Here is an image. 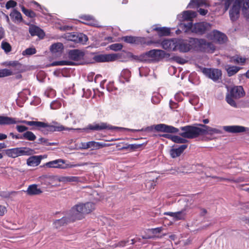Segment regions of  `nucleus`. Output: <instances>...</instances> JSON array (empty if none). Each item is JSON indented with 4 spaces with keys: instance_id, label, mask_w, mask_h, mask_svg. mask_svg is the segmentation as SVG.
I'll return each mask as SVG.
<instances>
[{
    "instance_id": "f257e3e1",
    "label": "nucleus",
    "mask_w": 249,
    "mask_h": 249,
    "mask_svg": "<svg viewBox=\"0 0 249 249\" xmlns=\"http://www.w3.org/2000/svg\"><path fill=\"white\" fill-rule=\"evenodd\" d=\"M200 126L186 125L180 127L181 132L179 134L184 138L194 139L201 135L220 134L221 131L217 128H212L202 124H197Z\"/></svg>"
},
{
    "instance_id": "f03ea898",
    "label": "nucleus",
    "mask_w": 249,
    "mask_h": 249,
    "mask_svg": "<svg viewBox=\"0 0 249 249\" xmlns=\"http://www.w3.org/2000/svg\"><path fill=\"white\" fill-rule=\"evenodd\" d=\"M16 124L23 123L26 125L33 126L31 128L32 130H38L42 131L45 133L43 129L46 128L47 131L52 132L54 131H61L63 130H68L70 129L68 127H65L63 125L58 124L57 123H53V124L51 125L48 123L39 122V121H29L26 120H16Z\"/></svg>"
},
{
    "instance_id": "7ed1b4c3",
    "label": "nucleus",
    "mask_w": 249,
    "mask_h": 249,
    "mask_svg": "<svg viewBox=\"0 0 249 249\" xmlns=\"http://www.w3.org/2000/svg\"><path fill=\"white\" fill-rule=\"evenodd\" d=\"M95 209V205L91 202L85 204L79 203L73 207L70 210L68 216L69 221L73 222L84 217L86 214L91 212Z\"/></svg>"
},
{
    "instance_id": "20e7f679",
    "label": "nucleus",
    "mask_w": 249,
    "mask_h": 249,
    "mask_svg": "<svg viewBox=\"0 0 249 249\" xmlns=\"http://www.w3.org/2000/svg\"><path fill=\"white\" fill-rule=\"evenodd\" d=\"M185 32L191 29L193 32L202 35L211 27L209 23L205 22H199L193 25L192 22H189L187 23H181L180 28H183Z\"/></svg>"
},
{
    "instance_id": "39448f33",
    "label": "nucleus",
    "mask_w": 249,
    "mask_h": 249,
    "mask_svg": "<svg viewBox=\"0 0 249 249\" xmlns=\"http://www.w3.org/2000/svg\"><path fill=\"white\" fill-rule=\"evenodd\" d=\"M88 164L87 162L80 163L78 164H71V163H67L66 161L59 159L54 160H52L48 162H46L44 165V167L48 168H58L61 169H66L67 168H71L76 167H80L85 166Z\"/></svg>"
},
{
    "instance_id": "423d86ee",
    "label": "nucleus",
    "mask_w": 249,
    "mask_h": 249,
    "mask_svg": "<svg viewBox=\"0 0 249 249\" xmlns=\"http://www.w3.org/2000/svg\"><path fill=\"white\" fill-rule=\"evenodd\" d=\"M190 42L194 45V48L201 51L213 53L215 49L213 43L208 42L204 39L191 38Z\"/></svg>"
},
{
    "instance_id": "0eeeda50",
    "label": "nucleus",
    "mask_w": 249,
    "mask_h": 249,
    "mask_svg": "<svg viewBox=\"0 0 249 249\" xmlns=\"http://www.w3.org/2000/svg\"><path fill=\"white\" fill-rule=\"evenodd\" d=\"M5 154L9 157L15 158L21 156H30L35 154L34 150L27 147H17L5 150Z\"/></svg>"
},
{
    "instance_id": "6e6552de",
    "label": "nucleus",
    "mask_w": 249,
    "mask_h": 249,
    "mask_svg": "<svg viewBox=\"0 0 249 249\" xmlns=\"http://www.w3.org/2000/svg\"><path fill=\"white\" fill-rule=\"evenodd\" d=\"M6 66L12 67L11 69H3L0 70V77L8 76L17 72L21 67V64L17 61H7L4 63Z\"/></svg>"
},
{
    "instance_id": "1a4fd4ad",
    "label": "nucleus",
    "mask_w": 249,
    "mask_h": 249,
    "mask_svg": "<svg viewBox=\"0 0 249 249\" xmlns=\"http://www.w3.org/2000/svg\"><path fill=\"white\" fill-rule=\"evenodd\" d=\"M165 51L161 50L154 49L146 52L142 56V60H152L159 61L166 56Z\"/></svg>"
},
{
    "instance_id": "9d476101",
    "label": "nucleus",
    "mask_w": 249,
    "mask_h": 249,
    "mask_svg": "<svg viewBox=\"0 0 249 249\" xmlns=\"http://www.w3.org/2000/svg\"><path fill=\"white\" fill-rule=\"evenodd\" d=\"M120 127L117 126H112L108 125L105 123H100L99 124L93 123L92 124H89L87 127L83 128V130L85 131H88V129L91 130L99 131L104 129H120Z\"/></svg>"
},
{
    "instance_id": "9b49d317",
    "label": "nucleus",
    "mask_w": 249,
    "mask_h": 249,
    "mask_svg": "<svg viewBox=\"0 0 249 249\" xmlns=\"http://www.w3.org/2000/svg\"><path fill=\"white\" fill-rule=\"evenodd\" d=\"M65 38L68 40L82 44H85L88 40L87 36L82 33H68Z\"/></svg>"
},
{
    "instance_id": "f8f14e48",
    "label": "nucleus",
    "mask_w": 249,
    "mask_h": 249,
    "mask_svg": "<svg viewBox=\"0 0 249 249\" xmlns=\"http://www.w3.org/2000/svg\"><path fill=\"white\" fill-rule=\"evenodd\" d=\"M203 73L208 78L216 82L221 79V71L217 69L203 68Z\"/></svg>"
},
{
    "instance_id": "ddd939ff",
    "label": "nucleus",
    "mask_w": 249,
    "mask_h": 249,
    "mask_svg": "<svg viewBox=\"0 0 249 249\" xmlns=\"http://www.w3.org/2000/svg\"><path fill=\"white\" fill-rule=\"evenodd\" d=\"M118 58L117 54H102L95 55L94 60L97 62H112Z\"/></svg>"
},
{
    "instance_id": "4468645a",
    "label": "nucleus",
    "mask_w": 249,
    "mask_h": 249,
    "mask_svg": "<svg viewBox=\"0 0 249 249\" xmlns=\"http://www.w3.org/2000/svg\"><path fill=\"white\" fill-rule=\"evenodd\" d=\"M161 46L165 50L173 51L178 50V39H165L162 41Z\"/></svg>"
},
{
    "instance_id": "2eb2a0df",
    "label": "nucleus",
    "mask_w": 249,
    "mask_h": 249,
    "mask_svg": "<svg viewBox=\"0 0 249 249\" xmlns=\"http://www.w3.org/2000/svg\"><path fill=\"white\" fill-rule=\"evenodd\" d=\"M154 128L158 131L169 133H178V131H179V129L177 128L163 124H160L155 125Z\"/></svg>"
},
{
    "instance_id": "dca6fc26",
    "label": "nucleus",
    "mask_w": 249,
    "mask_h": 249,
    "mask_svg": "<svg viewBox=\"0 0 249 249\" xmlns=\"http://www.w3.org/2000/svg\"><path fill=\"white\" fill-rule=\"evenodd\" d=\"M191 38L189 41L178 40V50L181 52H187L191 48H194V45L190 42Z\"/></svg>"
},
{
    "instance_id": "f3484780",
    "label": "nucleus",
    "mask_w": 249,
    "mask_h": 249,
    "mask_svg": "<svg viewBox=\"0 0 249 249\" xmlns=\"http://www.w3.org/2000/svg\"><path fill=\"white\" fill-rule=\"evenodd\" d=\"M227 94L233 97L235 99H238L243 96L244 90L241 86L234 87Z\"/></svg>"
},
{
    "instance_id": "a211bd4d",
    "label": "nucleus",
    "mask_w": 249,
    "mask_h": 249,
    "mask_svg": "<svg viewBox=\"0 0 249 249\" xmlns=\"http://www.w3.org/2000/svg\"><path fill=\"white\" fill-rule=\"evenodd\" d=\"M223 129L229 133H237L246 131L247 128L240 125H228L223 126Z\"/></svg>"
},
{
    "instance_id": "6ab92c4d",
    "label": "nucleus",
    "mask_w": 249,
    "mask_h": 249,
    "mask_svg": "<svg viewBox=\"0 0 249 249\" xmlns=\"http://www.w3.org/2000/svg\"><path fill=\"white\" fill-rule=\"evenodd\" d=\"M68 55L71 59L78 61L83 59L84 53L79 50L74 49L70 51Z\"/></svg>"
},
{
    "instance_id": "aec40b11",
    "label": "nucleus",
    "mask_w": 249,
    "mask_h": 249,
    "mask_svg": "<svg viewBox=\"0 0 249 249\" xmlns=\"http://www.w3.org/2000/svg\"><path fill=\"white\" fill-rule=\"evenodd\" d=\"M42 158L41 155L31 156L27 160V164L29 166H36L40 163Z\"/></svg>"
},
{
    "instance_id": "412c9836",
    "label": "nucleus",
    "mask_w": 249,
    "mask_h": 249,
    "mask_svg": "<svg viewBox=\"0 0 249 249\" xmlns=\"http://www.w3.org/2000/svg\"><path fill=\"white\" fill-rule=\"evenodd\" d=\"M25 192L29 196H36L41 194L42 191L40 188H38L37 185L34 184L29 185Z\"/></svg>"
},
{
    "instance_id": "4be33fe9",
    "label": "nucleus",
    "mask_w": 249,
    "mask_h": 249,
    "mask_svg": "<svg viewBox=\"0 0 249 249\" xmlns=\"http://www.w3.org/2000/svg\"><path fill=\"white\" fill-rule=\"evenodd\" d=\"M212 34L213 39L218 42L219 43H224L227 39L226 36L217 30H214Z\"/></svg>"
},
{
    "instance_id": "5701e85b",
    "label": "nucleus",
    "mask_w": 249,
    "mask_h": 249,
    "mask_svg": "<svg viewBox=\"0 0 249 249\" xmlns=\"http://www.w3.org/2000/svg\"><path fill=\"white\" fill-rule=\"evenodd\" d=\"M187 147V144H182L178 148L171 149L170 154L171 157L175 158L179 156Z\"/></svg>"
},
{
    "instance_id": "b1692460",
    "label": "nucleus",
    "mask_w": 249,
    "mask_h": 249,
    "mask_svg": "<svg viewBox=\"0 0 249 249\" xmlns=\"http://www.w3.org/2000/svg\"><path fill=\"white\" fill-rule=\"evenodd\" d=\"M29 31L32 36H37L40 37H43L45 35L43 31L36 26H30Z\"/></svg>"
},
{
    "instance_id": "393cba45",
    "label": "nucleus",
    "mask_w": 249,
    "mask_h": 249,
    "mask_svg": "<svg viewBox=\"0 0 249 249\" xmlns=\"http://www.w3.org/2000/svg\"><path fill=\"white\" fill-rule=\"evenodd\" d=\"M59 182L63 183L78 182L80 181V178L76 176H61L58 178Z\"/></svg>"
},
{
    "instance_id": "a878e982",
    "label": "nucleus",
    "mask_w": 249,
    "mask_h": 249,
    "mask_svg": "<svg viewBox=\"0 0 249 249\" xmlns=\"http://www.w3.org/2000/svg\"><path fill=\"white\" fill-rule=\"evenodd\" d=\"M180 132H178V134L181 132V129L180 128ZM180 136L181 135L179 134ZM167 138L170 139L173 142L178 143H185L188 142L186 139L187 138H184L181 136L182 137L178 136H173L171 135H166Z\"/></svg>"
},
{
    "instance_id": "bb28decb",
    "label": "nucleus",
    "mask_w": 249,
    "mask_h": 249,
    "mask_svg": "<svg viewBox=\"0 0 249 249\" xmlns=\"http://www.w3.org/2000/svg\"><path fill=\"white\" fill-rule=\"evenodd\" d=\"M209 4L205 0H192L188 5L189 8H194L195 6L197 7L209 6Z\"/></svg>"
},
{
    "instance_id": "cd10ccee",
    "label": "nucleus",
    "mask_w": 249,
    "mask_h": 249,
    "mask_svg": "<svg viewBox=\"0 0 249 249\" xmlns=\"http://www.w3.org/2000/svg\"><path fill=\"white\" fill-rule=\"evenodd\" d=\"M80 18L84 20L82 22L84 24L94 26L97 25L96 21L90 15H83Z\"/></svg>"
},
{
    "instance_id": "c85d7f7f",
    "label": "nucleus",
    "mask_w": 249,
    "mask_h": 249,
    "mask_svg": "<svg viewBox=\"0 0 249 249\" xmlns=\"http://www.w3.org/2000/svg\"><path fill=\"white\" fill-rule=\"evenodd\" d=\"M16 118L0 116V125H10L16 124Z\"/></svg>"
},
{
    "instance_id": "c756f323",
    "label": "nucleus",
    "mask_w": 249,
    "mask_h": 249,
    "mask_svg": "<svg viewBox=\"0 0 249 249\" xmlns=\"http://www.w3.org/2000/svg\"><path fill=\"white\" fill-rule=\"evenodd\" d=\"M89 148H91L92 150H94L99 149L104 147L108 146L110 144L104 142H99L95 141H90L89 142Z\"/></svg>"
},
{
    "instance_id": "7c9ffc66",
    "label": "nucleus",
    "mask_w": 249,
    "mask_h": 249,
    "mask_svg": "<svg viewBox=\"0 0 249 249\" xmlns=\"http://www.w3.org/2000/svg\"><path fill=\"white\" fill-rule=\"evenodd\" d=\"M196 13L192 11H185L182 13V19L183 20H186L188 22H192L191 20L193 18L196 17Z\"/></svg>"
},
{
    "instance_id": "2f4dec72",
    "label": "nucleus",
    "mask_w": 249,
    "mask_h": 249,
    "mask_svg": "<svg viewBox=\"0 0 249 249\" xmlns=\"http://www.w3.org/2000/svg\"><path fill=\"white\" fill-rule=\"evenodd\" d=\"M225 69L227 72L228 76H231L237 73L240 70V68L237 66L227 65L225 66Z\"/></svg>"
},
{
    "instance_id": "473e14b6",
    "label": "nucleus",
    "mask_w": 249,
    "mask_h": 249,
    "mask_svg": "<svg viewBox=\"0 0 249 249\" xmlns=\"http://www.w3.org/2000/svg\"><path fill=\"white\" fill-rule=\"evenodd\" d=\"M130 77V71L128 69H124L122 71L121 73L120 80L123 83H124V81L126 82H129Z\"/></svg>"
},
{
    "instance_id": "72a5a7b5",
    "label": "nucleus",
    "mask_w": 249,
    "mask_h": 249,
    "mask_svg": "<svg viewBox=\"0 0 249 249\" xmlns=\"http://www.w3.org/2000/svg\"><path fill=\"white\" fill-rule=\"evenodd\" d=\"M64 46L62 43L57 42L52 44L50 47V50L53 53L61 52Z\"/></svg>"
},
{
    "instance_id": "f704fd0d",
    "label": "nucleus",
    "mask_w": 249,
    "mask_h": 249,
    "mask_svg": "<svg viewBox=\"0 0 249 249\" xmlns=\"http://www.w3.org/2000/svg\"><path fill=\"white\" fill-rule=\"evenodd\" d=\"M71 222V221H69L68 216H66L63 217L62 218L60 219L56 220L54 222V225L56 228H59L61 226L64 225L65 224H67L68 223Z\"/></svg>"
},
{
    "instance_id": "c9c22d12",
    "label": "nucleus",
    "mask_w": 249,
    "mask_h": 249,
    "mask_svg": "<svg viewBox=\"0 0 249 249\" xmlns=\"http://www.w3.org/2000/svg\"><path fill=\"white\" fill-rule=\"evenodd\" d=\"M10 16L13 21L16 22H20L22 20V16L20 13L17 10H14L11 13Z\"/></svg>"
},
{
    "instance_id": "e433bc0d",
    "label": "nucleus",
    "mask_w": 249,
    "mask_h": 249,
    "mask_svg": "<svg viewBox=\"0 0 249 249\" xmlns=\"http://www.w3.org/2000/svg\"><path fill=\"white\" fill-rule=\"evenodd\" d=\"M23 139H25L30 141H35L36 137L33 132L30 131H26L22 134Z\"/></svg>"
},
{
    "instance_id": "4c0bfd02",
    "label": "nucleus",
    "mask_w": 249,
    "mask_h": 249,
    "mask_svg": "<svg viewBox=\"0 0 249 249\" xmlns=\"http://www.w3.org/2000/svg\"><path fill=\"white\" fill-rule=\"evenodd\" d=\"M154 30L158 32L160 36H168L170 34V29L166 27H156Z\"/></svg>"
},
{
    "instance_id": "58836bf2",
    "label": "nucleus",
    "mask_w": 249,
    "mask_h": 249,
    "mask_svg": "<svg viewBox=\"0 0 249 249\" xmlns=\"http://www.w3.org/2000/svg\"><path fill=\"white\" fill-rule=\"evenodd\" d=\"M141 39H142L131 36H126L123 37V40L128 43H138Z\"/></svg>"
},
{
    "instance_id": "ea45409f",
    "label": "nucleus",
    "mask_w": 249,
    "mask_h": 249,
    "mask_svg": "<svg viewBox=\"0 0 249 249\" xmlns=\"http://www.w3.org/2000/svg\"><path fill=\"white\" fill-rule=\"evenodd\" d=\"M73 63L70 61H58L53 62L51 66H65V65H72Z\"/></svg>"
},
{
    "instance_id": "a19ab883",
    "label": "nucleus",
    "mask_w": 249,
    "mask_h": 249,
    "mask_svg": "<svg viewBox=\"0 0 249 249\" xmlns=\"http://www.w3.org/2000/svg\"><path fill=\"white\" fill-rule=\"evenodd\" d=\"M235 99H234L233 97L227 94L226 96V100L227 102L231 107H237V105L235 101Z\"/></svg>"
},
{
    "instance_id": "79ce46f5",
    "label": "nucleus",
    "mask_w": 249,
    "mask_h": 249,
    "mask_svg": "<svg viewBox=\"0 0 249 249\" xmlns=\"http://www.w3.org/2000/svg\"><path fill=\"white\" fill-rule=\"evenodd\" d=\"M186 214L185 210L184 209L178 211L177 212H175L174 219L175 220H179L184 219L185 215Z\"/></svg>"
},
{
    "instance_id": "37998d69",
    "label": "nucleus",
    "mask_w": 249,
    "mask_h": 249,
    "mask_svg": "<svg viewBox=\"0 0 249 249\" xmlns=\"http://www.w3.org/2000/svg\"><path fill=\"white\" fill-rule=\"evenodd\" d=\"M246 59L239 56H235L232 57L231 61L237 64H244Z\"/></svg>"
},
{
    "instance_id": "c03bdc74",
    "label": "nucleus",
    "mask_w": 249,
    "mask_h": 249,
    "mask_svg": "<svg viewBox=\"0 0 249 249\" xmlns=\"http://www.w3.org/2000/svg\"><path fill=\"white\" fill-rule=\"evenodd\" d=\"M37 143L43 144L45 146L56 145V142H49L47 139L44 138H40L38 140Z\"/></svg>"
},
{
    "instance_id": "a18cd8bd",
    "label": "nucleus",
    "mask_w": 249,
    "mask_h": 249,
    "mask_svg": "<svg viewBox=\"0 0 249 249\" xmlns=\"http://www.w3.org/2000/svg\"><path fill=\"white\" fill-rule=\"evenodd\" d=\"M36 50L35 48H28L22 53L23 55H31L36 53Z\"/></svg>"
},
{
    "instance_id": "49530a36",
    "label": "nucleus",
    "mask_w": 249,
    "mask_h": 249,
    "mask_svg": "<svg viewBox=\"0 0 249 249\" xmlns=\"http://www.w3.org/2000/svg\"><path fill=\"white\" fill-rule=\"evenodd\" d=\"M21 9H22V11L23 12V13L26 16H27L30 18H34L36 16V14L34 12H33L32 10L27 9L24 7H22Z\"/></svg>"
},
{
    "instance_id": "de8ad7c7",
    "label": "nucleus",
    "mask_w": 249,
    "mask_h": 249,
    "mask_svg": "<svg viewBox=\"0 0 249 249\" xmlns=\"http://www.w3.org/2000/svg\"><path fill=\"white\" fill-rule=\"evenodd\" d=\"M50 177L47 175H43L38 178V180L41 182V184L48 185L50 184V182L48 181L49 180Z\"/></svg>"
},
{
    "instance_id": "09e8293b",
    "label": "nucleus",
    "mask_w": 249,
    "mask_h": 249,
    "mask_svg": "<svg viewBox=\"0 0 249 249\" xmlns=\"http://www.w3.org/2000/svg\"><path fill=\"white\" fill-rule=\"evenodd\" d=\"M122 48L123 45L121 43L112 44L109 46L110 49L114 51H120Z\"/></svg>"
},
{
    "instance_id": "8fccbe9b",
    "label": "nucleus",
    "mask_w": 249,
    "mask_h": 249,
    "mask_svg": "<svg viewBox=\"0 0 249 249\" xmlns=\"http://www.w3.org/2000/svg\"><path fill=\"white\" fill-rule=\"evenodd\" d=\"M1 48L6 53L10 52L11 50L10 45L6 42L1 43Z\"/></svg>"
},
{
    "instance_id": "3c124183",
    "label": "nucleus",
    "mask_w": 249,
    "mask_h": 249,
    "mask_svg": "<svg viewBox=\"0 0 249 249\" xmlns=\"http://www.w3.org/2000/svg\"><path fill=\"white\" fill-rule=\"evenodd\" d=\"M172 59L179 64H184L186 62V60L185 59L178 56L173 57Z\"/></svg>"
},
{
    "instance_id": "603ef678",
    "label": "nucleus",
    "mask_w": 249,
    "mask_h": 249,
    "mask_svg": "<svg viewBox=\"0 0 249 249\" xmlns=\"http://www.w3.org/2000/svg\"><path fill=\"white\" fill-rule=\"evenodd\" d=\"M17 131L19 133L25 132L28 130V127L24 125H17L16 126Z\"/></svg>"
},
{
    "instance_id": "864d4df0",
    "label": "nucleus",
    "mask_w": 249,
    "mask_h": 249,
    "mask_svg": "<svg viewBox=\"0 0 249 249\" xmlns=\"http://www.w3.org/2000/svg\"><path fill=\"white\" fill-rule=\"evenodd\" d=\"M17 5V2L13 0H10L7 2L5 7L6 9H9L13 8Z\"/></svg>"
},
{
    "instance_id": "5fc2aeb1",
    "label": "nucleus",
    "mask_w": 249,
    "mask_h": 249,
    "mask_svg": "<svg viewBox=\"0 0 249 249\" xmlns=\"http://www.w3.org/2000/svg\"><path fill=\"white\" fill-rule=\"evenodd\" d=\"M162 230L163 228L161 227L151 229V231L153 234L160 233Z\"/></svg>"
},
{
    "instance_id": "6e6d98bb",
    "label": "nucleus",
    "mask_w": 249,
    "mask_h": 249,
    "mask_svg": "<svg viewBox=\"0 0 249 249\" xmlns=\"http://www.w3.org/2000/svg\"><path fill=\"white\" fill-rule=\"evenodd\" d=\"M151 101L153 104H157L160 103V99L159 97L154 96L152 97Z\"/></svg>"
},
{
    "instance_id": "4d7b16f0",
    "label": "nucleus",
    "mask_w": 249,
    "mask_h": 249,
    "mask_svg": "<svg viewBox=\"0 0 249 249\" xmlns=\"http://www.w3.org/2000/svg\"><path fill=\"white\" fill-rule=\"evenodd\" d=\"M198 11L199 14L202 16L205 15L208 13V11L207 10L201 8L199 9Z\"/></svg>"
},
{
    "instance_id": "13d9d810",
    "label": "nucleus",
    "mask_w": 249,
    "mask_h": 249,
    "mask_svg": "<svg viewBox=\"0 0 249 249\" xmlns=\"http://www.w3.org/2000/svg\"><path fill=\"white\" fill-rule=\"evenodd\" d=\"M6 211V208L4 206L0 205V215H3Z\"/></svg>"
},
{
    "instance_id": "bf43d9fd",
    "label": "nucleus",
    "mask_w": 249,
    "mask_h": 249,
    "mask_svg": "<svg viewBox=\"0 0 249 249\" xmlns=\"http://www.w3.org/2000/svg\"><path fill=\"white\" fill-rule=\"evenodd\" d=\"M81 146L82 148L85 149H87L88 148H89V142H82L81 143Z\"/></svg>"
},
{
    "instance_id": "052dcab7",
    "label": "nucleus",
    "mask_w": 249,
    "mask_h": 249,
    "mask_svg": "<svg viewBox=\"0 0 249 249\" xmlns=\"http://www.w3.org/2000/svg\"><path fill=\"white\" fill-rule=\"evenodd\" d=\"M7 136L6 134L0 133V141H2L6 139Z\"/></svg>"
},
{
    "instance_id": "680f3d73",
    "label": "nucleus",
    "mask_w": 249,
    "mask_h": 249,
    "mask_svg": "<svg viewBox=\"0 0 249 249\" xmlns=\"http://www.w3.org/2000/svg\"><path fill=\"white\" fill-rule=\"evenodd\" d=\"M175 213H173V212H165V213H164V214L169 215L170 216L173 217L174 218Z\"/></svg>"
},
{
    "instance_id": "e2e57ef3",
    "label": "nucleus",
    "mask_w": 249,
    "mask_h": 249,
    "mask_svg": "<svg viewBox=\"0 0 249 249\" xmlns=\"http://www.w3.org/2000/svg\"><path fill=\"white\" fill-rule=\"evenodd\" d=\"M7 145L4 142L0 143V150L6 148Z\"/></svg>"
},
{
    "instance_id": "0e129e2a",
    "label": "nucleus",
    "mask_w": 249,
    "mask_h": 249,
    "mask_svg": "<svg viewBox=\"0 0 249 249\" xmlns=\"http://www.w3.org/2000/svg\"><path fill=\"white\" fill-rule=\"evenodd\" d=\"M57 104V102H53L51 104L50 107L52 109H55L56 108V107H55V105Z\"/></svg>"
},
{
    "instance_id": "69168bd1",
    "label": "nucleus",
    "mask_w": 249,
    "mask_h": 249,
    "mask_svg": "<svg viewBox=\"0 0 249 249\" xmlns=\"http://www.w3.org/2000/svg\"><path fill=\"white\" fill-rule=\"evenodd\" d=\"M135 148V146L133 144H130L127 147H124L123 148V149H127V148H130V149H133Z\"/></svg>"
},
{
    "instance_id": "338daca9",
    "label": "nucleus",
    "mask_w": 249,
    "mask_h": 249,
    "mask_svg": "<svg viewBox=\"0 0 249 249\" xmlns=\"http://www.w3.org/2000/svg\"><path fill=\"white\" fill-rule=\"evenodd\" d=\"M128 242V241H121V242L119 243V245L120 246H125V244L126 243H127Z\"/></svg>"
},
{
    "instance_id": "774afa93",
    "label": "nucleus",
    "mask_w": 249,
    "mask_h": 249,
    "mask_svg": "<svg viewBox=\"0 0 249 249\" xmlns=\"http://www.w3.org/2000/svg\"><path fill=\"white\" fill-rule=\"evenodd\" d=\"M14 139H23L22 135H21V136H19L18 135H15Z\"/></svg>"
}]
</instances>
